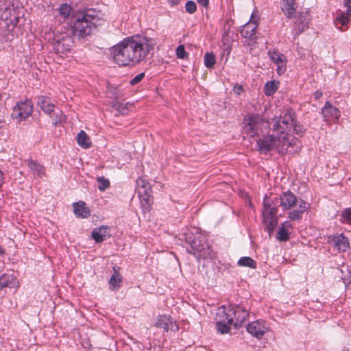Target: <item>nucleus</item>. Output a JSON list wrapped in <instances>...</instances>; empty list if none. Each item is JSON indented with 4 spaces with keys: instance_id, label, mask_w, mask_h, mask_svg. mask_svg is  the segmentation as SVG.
I'll use <instances>...</instances> for the list:
<instances>
[{
    "instance_id": "f257e3e1",
    "label": "nucleus",
    "mask_w": 351,
    "mask_h": 351,
    "mask_svg": "<svg viewBox=\"0 0 351 351\" xmlns=\"http://www.w3.org/2000/svg\"><path fill=\"white\" fill-rule=\"evenodd\" d=\"M156 40L143 35L124 38L112 47L114 62L119 66H136L153 56Z\"/></svg>"
},
{
    "instance_id": "f03ea898",
    "label": "nucleus",
    "mask_w": 351,
    "mask_h": 351,
    "mask_svg": "<svg viewBox=\"0 0 351 351\" xmlns=\"http://www.w3.org/2000/svg\"><path fill=\"white\" fill-rule=\"evenodd\" d=\"M271 134L264 136L256 141L257 149L261 153L267 154L271 150H276L279 154L295 153L302 146L298 138H293L291 141H286L282 130L274 131V124L271 128Z\"/></svg>"
},
{
    "instance_id": "7ed1b4c3",
    "label": "nucleus",
    "mask_w": 351,
    "mask_h": 351,
    "mask_svg": "<svg viewBox=\"0 0 351 351\" xmlns=\"http://www.w3.org/2000/svg\"><path fill=\"white\" fill-rule=\"evenodd\" d=\"M104 21L100 11L90 9L77 18L71 27V34L78 38L88 36L92 30L100 25Z\"/></svg>"
},
{
    "instance_id": "20e7f679",
    "label": "nucleus",
    "mask_w": 351,
    "mask_h": 351,
    "mask_svg": "<svg viewBox=\"0 0 351 351\" xmlns=\"http://www.w3.org/2000/svg\"><path fill=\"white\" fill-rule=\"evenodd\" d=\"M272 121L274 122V131L282 130L285 136V138L288 142H290L293 138H296L293 136L289 135V132L291 130L293 133L300 136H302L305 133L304 127L298 123L295 119V113L293 109H287L283 116L275 117Z\"/></svg>"
},
{
    "instance_id": "39448f33",
    "label": "nucleus",
    "mask_w": 351,
    "mask_h": 351,
    "mask_svg": "<svg viewBox=\"0 0 351 351\" xmlns=\"http://www.w3.org/2000/svg\"><path fill=\"white\" fill-rule=\"evenodd\" d=\"M185 240L189 244V247H186L187 252L193 254L198 261L215 257L205 236L199 233L197 230L195 234L193 232L186 234Z\"/></svg>"
},
{
    "instance_id": "423d86ee",
    "label": "nucleus",
    "mask_w": 351,
    "mask_h": 351,
    "mask_svg": "<svg viewBox=\"0 0 351 351\" xmlns=\"http://www.w3.org/2000/svg\"><path fill=\"white\" fill-rule=\"evenodd\" d=\"M280 206L283 210H290L293 208L297 203L298 209H293L288 213V217L291 221L300 220L302 215L311 208V204L302 199H298L297 197L290 191L283 192L279 197Z\"/></svg>"
},
{
    "instance_id": "0eeeda50",
    "label": "nucleus",
    "mask_w": 351,
    "mask_h": 351,
    "mask_svg": "<svg viewBox=\"0 0 351 351\" xmlns=\"http://www.w3.org/2000/svg\"><path fill=\"white\" fill-rule=\"evenodd\" d=\"M269 121L259 114H252L244 117L243 130L250 137H255L267 132Z\"/></svg>"
},
{
    "instance_id": "6e6552de",
    "label": "nucleus",
    "mask_w": 351,
    "mask_h": 351,
    "mask_svg": "<svg viewBox=\"0 0 351 351\" xmlns=\"http://www.w3.org/2000/svg\"><path fill=\"white\" fill-rule=\"evenodd\" d=\"M228 322H231L235 328L241 326L249 316V304L247 302H241L239 304H230L226 307Z\"/></svg>"
},
{
    "instance_id": "1a4fd4ad",
    "label": "nucleus",
    "mask_w": 351,
    "mask_h": 351,
    "mask_svg": "<svg viewBox=\"0 0 351 351\" xmlns=\"http://www.w3.org/2000/svg\"><path fill=\"white\" fill-rule=\"evenodd\" d=\"M277 207L271 199L265 198L263 201V222L268 232L274 230L278 223Z\"/></svg>"
},
{
    "instance_id": "9d476101",
    "label": "nucleus",
    "mask_w": 351,
    "mask_h": 351,
    "mask_svg": "<svg viewBox=\"0 0 351 351\" xmlns=\"http://www.w3.org/2000/svg\"><path fill=\"white\" fill-rule=\"evenodd\" d=\"M34 106L30 99L19 101L13 108L12 118L16 123H20L29 117L33 112Z\"/></svg>"
},
{
    "instance_id": "9b49d317",
    "label": "nucleus",
    "mask_w": 351,
    "mask_h": 351,
    "mask_svg": "<svg viewBox=\"0 0 351 351\" xmlns=\"http://www.w3.org/2000/svg\"><path fill=\"white\" fill-rule=\"evenodd\" d=\"M73 44V40L70 36L57 35L52 42L53 50L54 53L63 57L71 51Z\"/></svg>"
},
{
    "instance_id": "f8f14e48",
    "label": "nucleus",
    "mask_w": 351,
    "mask_h": 351,
    "mask_svg": "<svg viewBox=\"0 0 351 351\" xmlns=\"http://www.w3.org/2000/svg\"><path fill=\"white\" fill-rule=\"evenodd\" d=\"M228 317L226 315V306H223L218 309L216 315V327L217 330L221 334L228 333L231 326H233L231 322H228Z\"/></svg>"
},
{
    "instance_id": "ddd939ff",
    "label": "nucleus",
    "mask_w": 351,
    "mask_h": 351,
    "mask_svg": "<svg viewBox=\"0 0 351 351\" xmlns=\"http://www.w3.org/2000/svg\"><path fill=\"white\" fill-rule=\"evenodd\" d=\"M269 330V326L263 320L252 322L247 326V331L258 339H261Z\"/></svg>"
},
{
    "instance_id": "4468645a",
    "label": "nucleus",
    "mask_w": 351,
    "mask_h": 351,
    "mask_svg": "<svg viewBox=\"0 0 351 351\" xmlns=\"http://www.w3.org/2000/svg\"><path fill=\"white\" fill-rule=\"evenodd\" d=\"M155 326L162 328L166 332L172 331L176 332L179 329L176 322L170 315H166L158 316L155 321Z\"/></svg>"
},
{
    "instance_id": "2eb2a0df",
    "label": "nucleus",
    "mask_w": 351,
    "mask_h": 351,
    "mask_svg": "<svg viewBox=\"0 0 351 351\" xmlns=\"http://www.w3.org/2000/svg\"><path fill=\"white\" fill-rule=\"evenodd\" d=\"M269 56L271 60L277 66V73L278 75H282L287 71V58L278 51H269Z\"/></svg>"
},
{
    "instance_id": "dca6fc26",
    "label": "nucleus",
    "mask_w": 351,
    "mask_h": 351,
    "mask_svg": "<svg viewBox=\"0 0 351 351\" xmlns=\"http://www.w3.org/2000/svg\"><path fill=\"white\" fill-rule=\"evenodd\" d=\"M322 113L326 121H334L340 117V111L338 108L332 106L330 102L327 101L323 108Z\"/></svg>"
},
{
    "instance_id": "f3484780",
    "label": "nucleus",
    "mask_w": 351,
    "mask_h": 351,
    "mask_svg": "<svg viewBox=\"0 0 351 351\" xmlns=\"http://www.w3.org/2000/svg\"><path fill=\"white\" fill-rule=\"evenodd\" d=\"M311 21V16L308 10L300 12L298 14L295 21V25L298 27V34H301L308 28V24Z\"/></svg>"
},
{
    "instance_id": "a211bd4d",
    "label": "nucleus",
    "mask_w": 351,
    "mask_h": 351,
    "mask_svg": "<svg viewBox=\"0 0 351 351\" xmlns=\"http://www.w3.org/2000/svg\"><path fill=\"white\" fill-rule=\"evenodd\" d=\"M37 106L47 114H51L55 110V104L51 102L49 97L45 95L37 97Z\"/></svg>"
},
{
    "instance_id": "6ab92c4d",
    "label": "nucleus",
    "mask_w": 351,
    "mask_h": 351,
    "mask_svg": "<svg viewBox=\"0 0 351 351\" xmlns=\"http://www.w3.org/2000/svg\"><path fill=\"white\" fill-rule=\"evenodd\" d=\"M92 238L96 243H101L110 237V229L108 226H101L95 228L92 231Z\"/></svg>"
},
{
    "instance_id": "aec40b11",
    "label": "nucleus",
    "mask_w": 351,
    "mask_h": 351,
    "mask_svg": "<svg viewBox=\"0 0 351 351\" xmlns=\"http://www.w3.org/2000/svg\"><path fill=\"white\" fill-rule=\"evenodd\" d=\"M152 192H145L138 194L140 200L141 208L144 214L149 213L153 204Z\"/></svg>"
},
{
    "instance_id": "412c9836",
    "label": "nucleus",
    "mask_w": 351,
    "mask_h": 351,
    "mask_svg": "<svg viewBox=\"0 0 351 351\" xmlns=\"http://www.w3.org/2000/svg\"><path fill=\"white\" fill-rule=\"evenodd\" d=\"M257 27L258 25L256 21H250L245 23L241 30V36L243 38H249L252 40H255L256 38V31Z\"/></svg>"
},
{
    "instance_id": "4be33fe9",
    "label": "nucleus",
    "mask_w": 351,
    "mask_h": 351,
    "mask_svg": "<svg viewBox=\"0 0 351 351\" xmlns=\"http://www.w3.org/2000/svg\"><path fill=\"white\" fill-rule=\"evenodd\" d=\"M331 241L339 252H346L350 248L348 239L343 234L334 235Z\"/></svg>"
},
{
    "instance_id": "5701e85b",
    "label": "nucleus",
    "mask_w": 351,
    "mask_h": 351,
    "mask_svg": "<svg viewBox=\"0 0 351 351\" xmlns=\"http://www.w3.org/2000/svg\"><path fill=\"white\" fill-rule=\"evenodd\" d=\"M296 9L295 0H282L281 10L287 18H292Z\"/></svg>"
},
{
    "instance_id": "b1692460",
    "label": "nucleus",
    "mask_w": 351,
    "mask_h": 351,
    "mask_svg": "<svg viewBox=\"0 0 351 351\" xmlns=\"http://www.w3.org/2000/svg\"><path fill=\"white\" fill-rule=\"evenodd\" d=\"M27 165L32 173L37 177L42 178L45 176V167L37 161L32 159L27 160Z\"/></svg>"
},
{
    "instance_id": "393cba45",
    "label": "nucleus",
    "mask_w": 351,
    "mask_h": 351,
    "mask_svg": "<svg viewBox=\"0 0 351 351\" xmlns=\"http://www.w3.org/2000/svg\"><path fill=\"white\" fill-rule=\"evenodd\" d=\"M119 267H113L114 274L111 276L108 281L109 289L111 291H117L121 287L122 276L119 272Z\"/></svg>"
},
{
    "instance_id": "a878e982",
    "label": "nucleus",
    "mask_w": 351,
    "mask_h": 351,
    "mask_svg": "<svg viewBox=\"0 0 351 351\" xmlns=\"http://www.w3.org/2000/svg\"><path fill=\"white\" fill-rule=\"evenodd\" d=\"M73 211L76 217L80 218H87L90 215L89 209L82 201L75 202L73 204Z\"/></svg>"
},
{
    "instance_id": "bb28decb",
    "label": "nucleus",
    "mask_w": 351,
    "mask_h": 351,
    "mask_svg": "<svg viewBox=\"0 0 351 351\" xmlns=\"http://www.w3.org/2000/svg\"><path fill=\"white\" fill-rule=\"evenodd\" d=\"M136 192L138 194L152 192L150 183L144 177H139L136 180Z\"/></svg>"
},
{
    "instance_id": "cd10ccee",
    "label": "nucleus",
    "mask_w": 351,
    "mask_h": 351,
    "mask_svg": "<svg viewBox=\"0 0 351 351\" xmlns=\"http://www.w3.org/2000/svg\"><path fill=\"white\" fill-rule=\"evenodd\" d=\"M77 144L84 148L88 149L91 146V141L89 136L84 130H81L77 135Z\"/></svg>"
},
{
    "instance_id": "c85d7f7f",
    "label": "nucleus",
    "mask_w": 351,
    "mask_h": 351,
    "mask_svg": "<svg viewBox=\"0 0 351 351\" xmlns=\"http://www.w3.org/2000/svg\"><path fill=\"white\" fill-rule=\"evenodd\" d=\"M16 278L12 274H3L0 276V291L8 287H14Z\"/></svg>"
},
{
    "instance_id": "c756f323",
    "label": "nucleus",
    "mask_w": 351,
    "mask_h": 351,
    "mask_svg": "<svg viewBox=\"0 0 351 351\" xmlns=\"http://www.w3.org/2000/svg\"><path fill=\"white\" fill-rule=\"evenodd\" d=\"M286 227L291 228V224L289 221H285L282 226L279 228L277 232V239L280 241H286L289 239V232Z\"/></svg>"
},
{
    "instance_id": "7c9ffc66",
    "label": "nucleus",
    "mask_w": 351,
    "mask_h": 351,
    "mask_svg": "<svg viewBox=\"0 0 351 351\" xmlns=\"http://www.w3.org/2000/svg\"><path fill=\"white\" fill-rule=\"evenodd\" d=\"M279 82L278 81L272 80L267 82L264 86V93L267 96L273 95L278 88Z\"/></svg>"
},
{
    "instance_id": "2f4dec72",
    "label": "nucleus",
    "mask_w": 351,
    "mask_h": 351,
    "mask_svg": "<svg viewBox=\"0 0 351 351\" xmlns=\"http://www.w3.org/2000/svg\"><path fill=\"white\" fill-rule=\"evenodd\" d=\"M238 265L255 269L256 267V263L251 257L243 256L239 260Z\"/></svg>"
},
{
    "instance_id": "473e14b6",
    "label": "nucleus",
    "mask_w": 351,
    "mask_h": 351,
    "mask_svg": "<svg viewBox=\"0 0 351 351\" xmlns=\"http://www.w3.org/2000/svg\"><path fill=\"white\" fill-rule=\"evenodd\" d=\"M216 63V59L214 53H206L204 55V64L208 69H212Z\"/></svg>"
},
{
    "instance_id": "72a5a7b5",
    "label": "nucleus",
    "mask_w": 351,
    "mask_h": 351,
    "mask_svg": "<svg viewBox=\"0 0 351 351\" xmlns=\"http://www.w3.org/2000/svg\"><path fill=\"white\" fill-rule=\"evenodd\" d=\"M71 10V8L69 4L63 3L60 6L58 12L64 19H66L69 16Z\"/></svg>"
},
{
    "instance_id": "f704fd0d",
    "label": "nucleus",
    "mask_w": 351,
    "mask_h": 351,
    "mask_svg": "<svg viewBox=\"0 0 351 351\" xmlns=\"http://www.w3.org/2000/svg\"><path fill=\"white\" fill-rule=\"evenodd\" d=\"M53 115H51V118L53 120V123L55 125H57L58 124H60L63 119H64V114L61 110L56 111L54 110Z\"/></svg>"
},
{
    "instance_id": "c9c22d12",
    "label": "nucleus",
    "mask_w": 351,
    "mask_h": 351,
    "mask_svg": "<svg viewBox=\"0 0 351 351\" xmlns=\"http://www.w3.org/2000/svg\"><path fill=\"white\" fill-rule=\"evenodd\" d=\"M98 182V189L99 191H104L110 186V181L104 177H98L97 178Z\"/></svg>"
},
{
    "instance_id": "e433bc0d",
    "label": "nucleus",
    "mask_w": 351,
    "mask_h": 351,
    "mask_svg": "<svg viewBox=\"0 0 351 351\" xmlns=\"http://www.w3.org/2000/svg\"><path fill=\"white\" fill-rule=\"evenodd\" d=\"M349 16L343 12H340L335 19L336 23H339L341 25H346L349 23Z\"/></svg>"
},
{
    "instance_id": "4c0bfd02",
    "label": "nucleus",
    "mask_w": 351,
    "mask_h": 351,
    "mask_svg": "<svg viewBox=\"0 0 351 351\" xmlns=\"http://www.w3.org/2000/svg\"><path fill=\"white\" fill-rule=\"evenodd\" d=\"M185 9L188 13L193 14L197 10L196 3L193 1H188L185 4Z\"/></svg>"
},
{
    "instance_id": "58836bf2",
    "label": "nucleus",
    "mask_w": 351,
    "mask_h": 351,
    "mask_svg": "<svg viewBox=\"0 0 351 351\" xmlns=\"http://www.w3.org/2000/svg\"><path fill=\"white\" fill-rule=\"evenodd\" d=\"M176 56L178 58L184 59L185 58L188 54L185 51L184 47L182 45H179L176 48Z\"/></svg>"
},
{
    "instance_id": "ea45409f",
    "label": "nucleus",
    "mask_w": 351,
    "mask_h": 351,
    "mask_svg": "<svg viewBox=\"0 0 351 351\" xmlns=\"http://www.w3.org/2000/svg\"><path fill=\"white\" fill-rule=\"evenodd\" d=\"M341 217L346 221H351V208H347L342 211Z\"/></svg>"
},
{
    "instance_id": "a19ab883",
    "label": "nucleus",
    "mask_w": 351,
    "mask_h": 351,
    "mask_svg": "<svg viewBox=\"0 0 351 351\" xmlns=\"http://www.w3.org/2000/svg\"><path fill=\"white\" fill-rule=\"evenodd\" d=\"M145 77L144 73H141L136 75L134 78L130 80V84L134 86L139 83Z\"/></svg>"
},
{
    "instance_id": "79ce46f5",
    "label": "nucleus",
    "mask_w": 351,
    "mask_h": 351,
    "mask_svg": "<svg viewBox=\"0 0 351 351\" xmlns=\"http://www.w3.org/2000/svg\"><path fill=\"white\" fill-rule=\"evenodd\" d=\"M344 6L346 7V14L351 17V0H343Z\"/></svg>"
},
{
    "instance_id": "37998d69",
    "label": "nucleus",
    "mask_w": 351,
    "mask_h": 351,
    "mask_svg": "<svg viewBox=\"0 0 351 351\" xmlns=\"http://www.w3.org/2000/svg\"><path fill=\"white\" fill-rule=\"evenodd\" d=\"M243 87L241 85H236L234 86L233 88V91L237 94V95H240L241 93V92L243 91Z\"/></svg>"
},
{
    "instance_id": "c03bdc74",
    "label": "nucleus",
    "mask_w": 351,
    "mask_h": 351,
    "mask_svg": "<svg viewBox=\"0 0 351 351\" xmlns=\"http://www.w3.org/2000/svg\"><path fill=\"white\" fill-rule=\"evenodd\" d=\"M10 22L11 26L13 29L17 25V23L19 22V19L17 17L14 16L13 19H10Z\"/></svg>"
},
{
    "instance_id": "a18cd8bd",
    "label": "nucleus",
    "mask_w": 351,
    "mask_h": 351,
    "mask_svg": "<svg viewBox=\"0 0 351 351\" xmlns=\"http://www.w3.org/2000/svg\"><path fill=\"white\" fill-rule=\"evenodd\" d=\"M322 96V93L320 90H317L314 93V97L315 99H319Z\"/></svg>"
},
{
    "instance_id": "49530a36",
    "label": "nucleus",
    "mask_w": 351,
    "mask_h": 351,
    "mask_svg": "<svg viewBox=\"0 0 351 351\" xmlns=\"http://www.w3.org/2000/svg\"><path fill=\"white\" fill-rule=\"evenodd\" d=\"M197 1L203 7H207L208 5V0H197Z\"/></svg>"
},
{
    "instance_id": "de8ad7c7",
    "label": "nucleus",
    "mask_w": 351,
    "mask_h": 351,
    "mask_svg": "<svg viewBox=\"0 0 351 351\" xmlns=\"http://www.w3.org/2000/svg\"><path fill=\"white\" fill-rule=\"evenodd\" d=\"M3 183V174L1 170L0 169V189L2 186V184Z\"/></svg>"
},
{
    "instance_id": "09e8293b",
    "label": "nucleus",
    "mask_w": 351,
    "mask_h": 351,
    "mask_svg": "<svg viewBox=\"0 0 351 351\" xmlns=\"http://www.w3.org/2000/svg\"><path fill=\"white\" fill-rule=\"evenodd\" d=\"M171 5H177L180 3V0H169Z\"/></svg>"
},
{
    "instance_id": "8fccbe9b",
    "label": "nucleus",
    "mask_w": 351,
    "mask_h": 351,
    "mask_svg": "<svg viewBox=\"0 0 351 351\" xmlns=\"http://www.w3.org/2000/svg\"><path fill=\"white\" fill-rule=\"evenodd\" d=\"M4 253V249L0 245V255H3Z\"/></svg>"
},
{
    "instance_id": "3c124183",
    "label": "nucleus",
    "mask_w": 351,
    "mask_h": 351,
    "mask_svg": "<svg viewBox=\"0 0 351 351\" xmlns=\"http://www.w3.org/2000/svg\"><path fill=\"white\" fill-rule=\"evenodd\" d=\"M3 121L0 119V128L3 126Z\"/></svg>"
},
{
    "instance_id": "603ef678",
    "label": "nucleus",
    "mask_w": 351,
    "mask_h": 351,
    "mask_svg": "<svg viewBox=\"0 0 351 351\" xmlns=\"http://www.w3.org/2000/svg\"><path fill=\"white\" fill-rule=\"evenodd\" d=\"M147 351H151L150 350H147Z\"/></svg>"
}]
</instances>
